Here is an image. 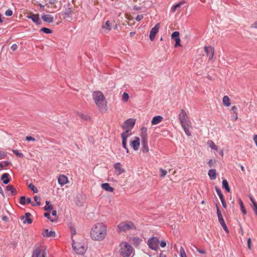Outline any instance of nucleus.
Listing matches in <instances>:
<instances>
[{
	"label": "nucleus",
	"instance_id": "nucleus-39",
	"mask_svg": "<svg viewBox=\"0 0 257 257\" xmlns=\"http://www.w3.org/2000/svg\"><path fill=\"white\" fill-rule=\"evenodd\" d=\"M111 23L109 21H107L104 26H102V28L107 29L108 31L111 29Z\"/></svg>",
	"mask_w": 257,
	"mask_h": 257
},
{
	"label": "nucleus",
	"instance_id": "nucleus-17",
	"mask_svg": "<svg viewBox=\"0 0 257 257\" xmlns=\"http://www.w3.org/2000/svg\"><path fill=\"white\" fill-rule=\"evenodd\" d=\"M148 129L146 127H143L141 128L140 137L141 141L148 140Z\"/></svg>",
	"mask_w": 257,
	"mask_h": 257
},
{
	"label": "nucleus",
	"instance_id": "nucleus-45",
	"mask_svg": "<svg viewBox=\"0 0 257 257\" xmlns=\"http://www.w3.org/2000/svg\"><path fill=\"white\" fill-rule=\"evenodd\" d=\"M71 13L72 10L70 8H69L64 12V14L67 18H70L71 17Z\"/></svg>",
	"mask_w": 257,
	"mask_h": 257
},
{
	"label": "nucleus",
	"instance_id": "nucleus-18",
	"mask_svg": "<svg viewBox=\"0 0 257 257\" xmlns=\"http://www.w3.org/2000/svg\"><path fill=\"white\" fill-rule=\"evenodd\" d=\"M10 175L9 173H5L1 177V179L3 181V183L6 185L10 183L11 179L10 178Z\"/></svg>",
	"mask_w": 257,
	"mask_h": 257
},
{
	"label": "nucleus",
	"instance_id": "nucleus-57",
	"mask_svg": "<svg viewBox=\"0 0 257 257\" xmlns=\"http://www.w3.org/2000/svg\"><path fill=\"white\" fill-rule=\"evenodd\" d=\"M17 48H18V46L16 44H13L11 47V49L13 51L16 50L17 49Z\"/></svg>",
	"mask_w": 257,
	"mask_h": 257
},
{
	"label": "nucleus",
	"instance_id": "nucleus-15",
	"mask_svg": "<svg viewBox=\"0 0 257 257\" xmlns=\"http://www.w3.org/2000/svg\"><path fill=\"white\" fill-rule=\"evenodd\" d=\"M31 214L30 212H27L25 213V216H21L20 219L23 220L25 218V220L23 221L24 224H31L32 223L33 220L30 218Z\"/></svg>",
	"mask_w": 257,
	"mask_h": 257
},
{
	"label": "nucleus",
	"instance_id": "nucleus-32",
	"mask_svg": "<svg viewBox=\"0 0 257 257\" xmlns=\"http://www.w3.org/2000/svg\"><path fill=\"white\" fill-rule=\"evenodd\" d=\"M185 3V1H182L180 2L179 3L174 5L171 8V11L173 12H175L177 9L179 8L182 5Z\"/></svg>",
	"mask_w": 257,
	"mask_h": 257
},
{
	"label": "nucleus",
	"instance_id": "nucleus-59",
	"mask_svg": "<svg viewBox=\"0 0 257 257\" xmlns=\"http://www.w3.org/2000/svg\"><path fill=\"white\" fill-rule=\"evenodd\" d=\"M160 246L162 247H165L166 246V241L165 240H162L161 242H160Z\"/></svg>",
	"mask_w": 257,
	"mask_h": 257
},
{
	"label": "nucleus",
	"instance_id": "nucleus-30",
	"mask_svg": "<svg viewBox=\"0 0 257 257\" xmlns=\"http://www.w3.org/2000/svg\"><path fill=\"white\" fill-rule=\"evenodd\" d=\"M222 187L227 192H230V189L227 181L226 179H223L222 182Z\"/></svg>",
	"mask_w": 257,
	"mask_h": 257
},
{
	"label": "nucleus",
	"instance_id": "nucleus-23",
	"mask_svg": "<svg viewBox=\"0 0 257 257\" xmlns=\"http://www.w3.org/2000/svg\"><path fill=\"white\" fill-rule=\"evenodd\" d=\"M101 187L103 189L107 192H112L114 191V188L110 186V184L108 183H104L101 184Z\"/></svg>",
	"mask_w": 257,
	"mask_h": 257
},
{
	"label": "nucleus",
	"instance_id": "nucleus-54",
	"mask_svg": "<svg viewBox=\"0 0 257 257\" xmlns=\"http://www.w3.org/2000/svg\"><path fill=\"white\" fill-rule=\"evenodd\" d=\"M13 15V11L11 9H8L5 12V15L7 16H11Z\"/></svg>",
	"mask_w": 257,
	"mask_h": 257
},
{
	"label": "nucleus",
	"instance_id": "nucleus-40",
	"mask_svg": "<svg viewBox=\"0 0 257 257\" xmlns=\"http://www.w3.org/2000/svg\"><path fill=\"white\" fill-rule=\"evenodd\" d=\"M215 190L218 195L219 198L224 197L223 194L222 193L221 189L217 186H215Z\"/></svg>",
	"mask_w": 257,
	"mask_h": 257
},
{
	"label": "nucleus",
	"instance_id": "nucleus-52",
	"mask_svg": "<svg viewBox=\"0 0 257 257\" xmlns=\"http://www.w3.org/2000/svg\"><path fill=\"white\" fill-rule=\"evenodd\" d=\"M220 199L221 202L223 207L224 208L226 209L227 208V205H226L225 200L224 199V197H221V198H220Z\"/></svg>",
	"mask_w": 257,
	"mask_h": 257
},
{
	"label": "nucleus",
	"instance_id": "nucleus-21",
	"mask_svg": "<svg viewBox=\"0 0 257 257\" xmlns=\"http://www.w3.org/2000/svg\"><path fill=\"white\" fill-rule=\"evenodd\" d=\"M42 235L44 237H55L56 235V233L55 231L50 230L49 231L48 229H45L44 230V232L42 233Z\"/></svg>",
	"mask_w": 257,
	"mask_h": 257
},
{
	"label": "nucleus",
	"instance_id": "nucleus-3",
	"mask_svg": "<svg viewBox=\"0 0 257 257\" xmlns=\"http://www.w3.org/2000/svg\"><path fill=\"white\" fill-rule=\"evenodd\" d=\"M137 228L134 223L131 221H124L119 223L116 227L117 231L118 232H126L130 230H136Z\"/></svg>",
	"mask_w": 257,
	"mask_h": 257
},
{
	"label": "nucleus",
	"instance_id": "nucleus-10",
	"mask_svg": "<svg viewBox=\"0 0 257 257\" xmlns=\"http://www.w3.org/2000/svg\"><path fill=\"white\" fill-rule=\"evenodd\" d=\"M204 49L207 56L209 57V60H212L214 55V48L211 46H205Z\"/></svg>",
	"mask_w": 257,
	"mask_h": 257
},
{
	"label": "nucleus",
	"instance_id": "nucleus-63",
	"mask_svg": "<svg viewBox=\"0 0 257 257\" xmlns=\"http://www.w3.org/2000/svg\"><path fill=\"white\" fill-rule=\"evenodd\" d=\"M236 110H237V107L236 106L234 105V106H232L231 110L233 111V112L234 114H236V113H237Z\"/></svg>",
	"mask_w": 257,
	"mask_h": 257
},
{
	"label": "nucleus",
	"instance_id": "nucleus-9",
	"mask_svg": "<svg viewBox=\"0 0 257 257\" xmlns=\"http://www.w3.org/2000/svg\"><path fill=\"white\" fill-rule=\"evenodd\" d=\"M160 28V24H156L155 26L152 28L150 32L149 38L151 41H153L155 39V36L159 31Z\"/></svg>",
	"mask_w": 257,
	"mask_h": 257
},
{
	"label": "nucleus",
	"instance_id": "nucleus-56",
	"mask_svg": "<svg viewBox=\"0 0 257 257\" xmlns=\"http://www.w3.org/2000/svg\"><path fill=\"white\" fill-rule=\"evenodd\" d=\"M26 140L27 141H35V139L31 136H27Z\"/></svg>",
	"mask_w": 257,
	"mask_h": 257
},
{
	"label": "nucleus",
	"instance_id": "nucleus-19",
	"mask_svg": "<svg viewBox=\"0 0 257 257\" xmlns=\"http://www.w3.org/2000/svg\"><path fill=\"white\" fill-rule=\"evenodd\" d=\"M42 19L44 22L48 23H51L54 21L53 17L49 14H43L42 15Z\"/></svg>",
	"mask_w": 257,
	"mask_h": 257
},
{
	"label": "nucleus",
	"instance_id": "nucleus-64",
	"mask_svg": "<svg viewBox=\"0 0 257 257\" xmlns=\"http://www.w3.org/2000/svg\"><path fill=\"white\" fill-rule=\"evenodd\" d=\"M253 141L255 144V145L257 147V135H255L253 136Z\"/></svg>",
	"mask_w": 257,
	"mask_h": 257
},
{
	"label": "nucleus",
	"instance_id": "nucleus-8",
	"mask_svg": "<svg viewBox=\"0 0 257 257\" xmlns=\"http://www.w3.org/2000/svg\"><path fill=\"white\" fill-rule=\"evenodd\" d=\"M74 240H73V244L72 247L73 249L75 251V252L79 254H83L85 252L86 249L83 245H81L80 244H76V245H74Z\"/></svg>",
	"mask_w": 257,
	"mask_h": 257
},
{
	"label": "nucleus",
	"instance_id": "nucleus-36",
	"mask_svg": "<svg viewBox=\"0 0 257 257\" xmlns=\"http://www.w3.org/2000/svg\"><path fill=\"white\" fill-rule=\"evenodd\" d=\"M78 115L82 119L85 120H89L90 119V117L89 115H85L81 112H78Z\"/></svg>",
	"mask_w": 257,
	"mask_h": 257
},
{
	"label": "nucleus",
	"instance_id": "nucleus-22",
	"mask_svg": "<svg viewBox=\"0 0 257 257\" xmlns=\"http://www.w3.org/2000/svg\"><path fill=\"white\" fill-rule=\"evenodd\" d=\"M142 151L143 153H147L149 152V147L148 145V140H142L141 141Z\"/></svg>",
	"mask_w": 257,
	"mask_h": 257
},
{
	"label": "nucleus",
	"instance_id": "nucleus-47",
	"mask_svg": "<svg viewBox=\"0 0 257 257\" xmlns=\"http://www.w3.org/2000/svg\"><path fill=\"white\" fill-rule=\"evenodd\" d=\"M208 144H209V147L211 149H213L215 150H216L217 149V147L215 145V144L214 143V142L213 141H209L208 142Z\"/></svg>",
	"mask_w": 257,
	"mask_h": 257
},
{
	"label": "nucleus",
	"instance_id": "nucleus-27",
	"mask_svg": "<svg viewBox=\"0 0 257 257\" xmlns=\"http://www.w3.org/2000/svg\"><path fill=\"white\" fill-rule=\"evenodd\" d=\"M216 213L219 222H221L222 221H224V220L223 219V216L222 215L221 212L218 207V205L216 204Z\"/></svg>",
	"mask_w": 257,
	"mask_h": 257
},
{
	"label": "nucleus",
	"instance_id": "nucleus-46",
	"mask_svg": "<svg viewBox=\"0 0 257 257\" xmlns=\"http://www.w3.org/2000/svg\"><path fill=\"white\" fill-rule=\"evenodd\" d=\"M219 223L220 224L221 226L222 227L223 229H224V230L226 232V233H228L229 232V230L225 223V221H222L221 222H219Z\"/></svg>",
	"mask_w": 257,
	"mask_h": 257
},
{
	"label": "nucleus",
	"instance_id": "nucleus-55",
	"mask_svg": "<svg viewBox=\"0 0 257 257\" xmlns=\"http://www.w3.org/2000/svg\"><path fill=\"white\" fill-rule=\"evenodd\" d=\"M143 18L144 16L143 15H138L136 18V20L137 22H140L143 19Z\"/></svg>",
	"mask_w": 257,
	"mask_h": 257
},
{
	"label": "nucleus",
	"instance_id": "nucleus-25",
	"mask_svg": "<svg viewBox=\"0 0 257 257\" xmlns=\"http://www.w3.org/2000/svg\"><path fill=\"white\" fill-rule=\"evenodd\" d=\"M208 175L211 180H215L217 177V173L215 169H211L208 171Z\"/></svg>",
	"mask_w": 257,
	"mask_h": 257
},
{
	"label": "nucleus",
	"instance_id": "nucleus-31",
	"mask_svg": "<svg viewBox=\"0 0 257 257\" xmlns=\"http://www.w3.org/2000/svg\"><path fill=\"white\" fill-rule=\"evenodd\" d=\"M142 241V239L139 237H134L132 239V243L136 247L138 246L140 244Z\"/></svg>",
	"mask_w": 257,
	"mask_h": 257
},
{
	"label": "nucleus",
	"instance_id": "nucleus-41",
	"mask_svg": "<svg viewBox=\"0 0 257 257\" xmlns=\"http://www.w3.org/2000/svg\"><path fill=\"white\" fill-rule=\"evenodd\" d=\"M40 31L47 34H50L52 33V31L51 29L46 27H43L41 28Z\"/></svg>",
	"mask_w": 257,
	"mask_h": 257
},
{
	"label": "nucleus",
	"instance_id": "nucleus-50",
	"mask_svg": "<svg viewBox=\"0 0 257 257\" xmlns=\"http://www.w3.org/2000/svg\"><path fill=\"white\" fill-rule=\"evenodd\" d=\"M180 257H187L185 250L182 246L180 247Z\"/></svg>",
	"mask_w": 257,
	"mask_h": 257
},
{
	"label": "nucleus",
	"instance_id": "nucleus-7",
	"mask_svg": "<svg viewBox=\"0 0 257 257\" xmlns=\"http://www.w3.org/2000/svg\"><path fill=\"white\" fill-rule=\"evenodd\" d=\"M27 18L31 19L36 25H40L42 24L39 15L31 13L30 15L26 16Z\"/></svg>",
	"mask_w": 257,
	"mask_h": 257
},
{
	"label": "nucleus",
	"instance_id": "nucleus-29",
	"mask_svg": "<svg viewBox=\"0 0 257 257\" xmlns=\"http://www.w3.org/2000/svg\"><path fill=\"white\" fill-rule=\"evenodd\" d=\"M42 249L40 247H37L33 251L32 257H40L41 254Z\"/></svg>",
	"mask_w": 257,
	"mask_h": 257
},
{
	"label": "nucleus",
	"instance_id": "nucleus-51",
	"mask_svg": "<svg viewBox=\"0 0 257 257\" xmlns=\"http://www.w3.org/2000/svg\"><path fill=\"white\" fill-rule=\"evenodd\" d=\"M252 209L254 211L255 215L257 216V203L253 202V205H252Z\"/></svg>",
	"mask_w": 257,
	"mask_h": 257
},
{
	"label": "nucleus",
	"instance_id": "nucleus-6",
	"mask_svg": "<svg viewBox=\"0 0 257 257\" xmlns=\"http://www.w3.org/2000/svg\"><path fill=\"white\" fill-rule=\"evenodd\" d=\"M159 239L157 237H152L148 240L147 244L149 247L155 251L159 249Z\"/></svg>",
	"mask_w": 257,
	"mask_h": 257
},
{
	"label": "nucleus",
	"instance_id": "nucleus-44",
	"mask_svg": "<svg viewBox=\"0 0 257 257\" xmlns=\"http://www.w3.org/2000/svg\"><path fill=\"white\" fill-rule=\"evenodd\" d=\"M44 216L46 217L47 219H49L51 222H54L56 219H54L53 218H52L50 216V213L48 212H45L44 214Z\"/></svg>",
	"mask_w": 257,
	"mask_h": 257
},
{
	"label": "nucleus",
	"instance_id": "nucleus-33",
	"mask_svg": "<svg viewBox=\"0 0 257 257\" xmlns=\"http://www.w3.org/2000/svg\"><path fill=\"white\" fill-rule=\"evenodd\" d=\"M223 103L226 106H229L230 105V99L227 95L224 96L223 97Z\"/></svg>",
	"mask_w": 257,
	"mask_h": 257
},
{
	"label": "nucleus",
	"instance_id": "nucleus-5",
	"mask_svg": "<svg viewBox=\"0 0 257 257\" xmlns=\"http://www.w3.org/2000/svg\"><path fill=\"white\" fill-rule=\"evenodd\" d=\"M179 119L182 126H191V121L184 109L181 110V113L179 115Z\"/></svg>",
	"mask_w": 257,
	"mask_h": 257
},
{
	"label": "nucleus",
	"instance_id": "nucleus-20",
	"mask_svg": "<svg viewBox=\"0 0 257 257\" xmlns=\"http://www.w3.org/2000/svg\"><path fill=\"white\" fill-rule=\"evenodd\" d=\"M114 168L116 171L117 175H120L125 171L124 169L121 167V164L119 162L115 163L114 165Z\"/></svg>",
	"mask_w": 257,
	"mask_h": 257
},
{
	"label": "nucleus",
	"instance_id": "nucleus-4",
	"mask_svg": "<svg viewBox=\"0 0 257 257\" xmlns=\"http://www.w3.org/2000/svg\"><path fill=\"white\" fill-rule=\"evenodd\" d=\"M120 254L123 257H128L133 251L132 246L127 242H122L120 244Z\"/></svg>",
	"mask_w": 257,
	"mask_h": 257
},
{
	"label": "nucleus",
	"instance_id": "nucleus-1",
	"mask_svg": "<svg viewBox=\"0 0 257 257\" xmlns=\"http://www.w3.org/2000/svg\"><path fill=\"white\" fill-rule=\"evenodd\" d=\"M106 227L103 223L95 224L90 231V236L93 240H102L106 236Z\"/></svg>",
	"mask_w": 257,
	"mask_h": 257
},
{
	"label": "nucleus",
	"instance_id": "nucleus-26",
	"mask_svg": "<svg viewBox=\"0 0 257 257\" xmlns=\"http://www.w3.org/2000/svg\"><path fill=\"white\" fill-rule=\"evenodd\" d=\"M163 120V117L161 115H157L154 116L152 121V124L155 125L157 124L160 123Z\"/></svg>",
	"mask_w": 257,
	"mask_h": 257
},
{
	"label": "nucleus",
	"instance_id": "nucleus-43",
	"mask_svg": "<svg viewBox=\"0 0 257 257\" xmlns=\"http://www.w3.org/2000/svg\"><path fill=\"white\" fill-rule=\"evenodd\" d=\"M28 187H29V189H30L31 190H32L34 193H37L38 192V190L37 189V188L32 183H30L28 185Z\"/></svg>",
	"mask_w": 257,
	"mask_h": 257
},
{
	"label": "nucleus",
	"instance_id": "nucleus-16",
	"mask_svg": "<svg viewBox=\"0 0 257 257\" xmlns=\"http://www.w3.org/2000/svg\"><path fill=\"white\" fill-rule=\"evenodd\" d=\"M58 182L61 186H63L68 183V178L64 175H61L58 178Z\"/></svg>",
	"mask_w": 257,
	"mask_h": 257
},
{
	"label": "nucleus",
	"instance_id": "nucleus-37",
	"mask_svg": "<svg viewBox=\"0 0 257 257\" xmlns=\"http://www.w3.org/2000/svg\"><path fill=\"white\" fill-rule=\"evenodd\" d=\"M239 204L240 206V209H241V210L242 213L244 215L246 214V211L244 208L243 202L240 199H239Z\"/></svg>",
	"mask_w": 257,
	"mask_h": 257
},
{
	"label": "nucleus",
	"instance_id": "nucleus-28",
	"mask_svg": "<svg viewBox=\"0 0 257 257\" xmlns=\"http://www.w3.org/2000/svg\"><path fill=\"white\" fill-rule=\"evenodd\" d=\"M6 190L8 191L11 192L12 195L15 196L17 194V190L12 185H9L6 186Z\"/></svg>",
	"mask_w": 257,
	"mask_h": 257
},
{
	"label": "nucleus",
	"instance_id": "nucleus-24",
	"mask_svg": "<svg viewBox=\"0 0 257 257\" xmlns=\"http://www.w3.org/2000/svg\"><path fill=\"white\" fill-rule=\"evenodd\" d=\"M31 198L30 197L26 198L25 196H22L20 198V203L22 205H25L26 204H30L31 203Z\"/></svg>",
	"mask_w": 257,
	"mask_h": 257
},
{
	"label": "nucleus",
	"instance_id": "nucleus-61",
	"mask_svg": "<svg viewBox=\"0 0 257 257\" xmlns=\"http://www.w3.org/2000/svg\"><path fill=\"white\" fill-rule=\"evenodd\" d=\"M71 236L72 237L73 235L76 234V230L74 227H71Z\"/></svg>",
	"mask_w": 257,
	"mask_h": 257
},
{
	"label": "nucleus",
	"instance_id": "nucleus-12",
	"mask_svg": "<svg viewBox=\"0 0 257 257\" xmlns=\"http://www.w3.org/2000/svg\"><path fill=\"white\" fill-rule=\"evenodd\" d=\"M179 35H180V33L178 31L174 32L172 34L171 38L172 39H173L175 41V46H174L175 47H177L178 46H181V44H180L181 40L180 39Z\"/></svg>",
	"mask_w": 257,
	"mask_h": 257
},
{
	"label": "nucleus",
	"instance_id": "nucleus-62",
	"mask_svg": "<svg viewBox=\"0 0 257 257\" xmlns=\"http://www.w3.org/2000/svg\"><path fill=\"white\" fill-rule=\"evenodd\" d=\"M197 251L202 254H205L206 253V250L205 249L197 248Z\"/></svg>",
	"mask_w": 257,
	"mask_h": 257
},
{
	"label": "nucleus",
	"instance_id": "nucleus-13",
	"mask_svg": "<svg viewBox=\"0 0 257 257\" xmlns=\"http://www.w3.org/2000/svg\"><path fill=\"white\" fill-rule=\"evenodd\" d=\"M130 145L135 151L138 150L140 146V138L138 137H135L134 140L131 142Z\"/></svg>",
	"mask_w": 257,
	"mask_h": 257
},
{
	"label": "nucleus",
	"instance_id": "nucleus-38",
	"mask_svg": "<svg viewBox=\"0 0 257 257\" xmlns=\"http://www.w3.org/2000/svg\"><path fill=\"white\" fill-rule=\"evenodd\" d=\"M185 134L187 136H190L191 135V132L189 131V128L191 126H182Z\"/></svg>",
	"mask_w": 257,
	"mask_h": 257
},
{
	"label": "nucleus",
	"instance_id": "nucleus-11",
	"mask_svg": "<svg viewBox=\"0 0 257 257\" xmlns=\"http://www.w3.org/2000/svg\"><path fill=\"white\" fill-rule=\"evenodd\" d=\"M130 129H126L125 132H123L121 137L122 138V146L123 148H126V142L127 138L131 135V134H128V132H130Z\"/></svg>",
	"mask_w": 257,
	"mask_h": 257
},
{
	"label": "nucleus",
	"instance_id": "nucleus-35",
	"mask_svg": "<svg viewBox=\"0 0 257 257\" xmlns=\"http://www.w3.org/2000/svg\"><path fill=\"white\" fill-rule=\"evenodd\" d=\"M40 198L38 196H35L34 197V201L36 202V203H32L31 202V205L32 206H40L41 205V202L40 201H38V200H40Z\"/></svg>",
	"mask_w": 257,
	"mask_h": 257
},
{
	"label": "nucleus",
	"instance_id": "nucleus-14",
	"mask_svg": "<svg viewBox=\"0 0 257 257\" xmlns=\"http://www.w3.org/2000/svg\"><path fill=\"white\" fill-rule=\"evenodd\" d=\"M136 123V120L133 118H128L124 122L125 126L123 125L122 127L125 129L126 127H131L132 128Z\"/></svg>",
	"mask_w": 257,
	"mask_h": 257
},
{
	"label": "nucleus",
	"instance_id": "nucleus-58",
	"mask_svg": "<svg viewBox=\"0 0 257 257\" xmlns=\"http://www.w3.org/2000/svg\"><path fill=\"white\" fill-rule=\"evenodd\" d=\"M142 7H138L136 5H135L133 7V10L134 11H141V10H142Z\"/></svg>",
	"mask_w": 257,
	"mask_h": 257
},
{
	"label": "nucleus",
	"instance_id": "nucleus-48",
	"mask_svg": "<svg viewBox=\"0 0 257 257\" xmlns=\"http://www.w3.org/2000/svg\"><path fill=\"white\" fill-rule=\"evenodd\" d=\"M122 98L124 102H126L129 99L128 94L126 92H123L122 95Z\"/></svg>",
	"mask_w": 257,
	"mask_h": 257
},
{
	"label": "nucleus",
	"instance_id": "nucleus-53",
	"mask_svg": "<svg viewBox=\"0 0 257 257\" xmlns=\"http://www.w3.org/2000/svg\"><path fill=\"white\" fill-rule=\"evenodd\" d=\"M7 156L6 153L3 151H0V160L5 159Z\"/></svg>",
	"mask_w": 257,
	"mask_h": 257
},
{
	"label": "nucleus",
	"instance_id": "nucleus-42",
	"mask_svg": "<svg viewBox=\"0 0 257 257\" xmlns=\"http://www.w3.org/2000/svg\"><path fill=\"white\" fill-rule=\"evenodd\" d=\"M12 152L18 157L22 158L24 157L23 153L19 152V151L16 149H13Z\"/></svg>",
	"mask_w": 257,
	"mask_h": 257
},
{
	"label": "nucleus",
	"instance_id": "nucleus-2",
	"mask_svg": "<svg viewBox=\"0 0 257 257\" xmlns=\"http://www.w3.org/2000/svg\"><path fill=\"white\" fill-rule=\"evenodd\" d=\"M92 98L96 105L99 108L106 106L104 96L101 91H95L92 93Z\"/></svg>",
	"mask_w": 257,
	"mask_h": 257
},
{
	"label": "nucleus",
	"instance_id": "nucleus-60",
	"mask_svg": "<svg viewBox=\"0 0 257 257\" xmlns=\"http://www.w3.org/2000/svg\"><path fill=\"white\" fill-rule=\"evenodd\" d=\"M247 243L248 248L249 249H250V248H251V239H250V238H248L247 239Z\"/></svg>",
	"mask_w": 257,
	"mask_h": 257
},
{
	"label": "nucleus",
	"instance_id": "nucleus-34",
	"mask_svg": "<svg viewBox=\"0 0 257 257\" xmlns=\"http://www.w3.org/2000/svg\"><path fill=\"white\" fill-rule=\"evenodd\" d=\"M53 209V206L51 204L49 201H46V206H44V209L46 211H51Z\"/></svg>",
	"mask_w": 257,
	"mask_h": 257
},
{
	"label": "nucleus",
	"instance_id": "nucleus-49",
	"mask_svg": "<svg viewBox=\"0 0 257 257\" xmlns=\"http://www.w3.org/2000/svg\"><path fill=\"white\" fill-rule=\"evenodd\" d=\"M160 171L161 174L160 175V177H164L165 176L167 173V171L166 170H164L162 168L160 169Z\"/></svg>",
	"mask_w": 257,
	"mask_h": 257
}]
</instances>
